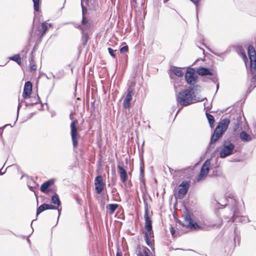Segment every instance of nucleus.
Here are the masks:
<instances>
[{
    "instance_id": "obj_31",
    "label": "nucleus",
    "mask_w": 256,
    "mask_h": 256,
    "mask_svg": "<svg viewBox=\"0 0 256 256\" xmlns=\"http://www.w3.org/2000/svg\"><path fill=\"white\" fill-rule=\"evenodd\" d=\"M46 204H41L39 207L36 210V216H38L41 212H44L45 210H46Z\"/></svg>"
},
{
    "instance_id": "obj_12",
    "label": "nucleus",
    "mask_w": 256,
    "mask_h": 256,
    "mask_svg": "<svg viewBox=\"0 0 256 256\" xmlns=\"http://www.w3.org/2000/svg\"><path fill=\"white\" fill-rule=\"evenodd\" d=\"M32 84L30 82L28 81L25 83L22 94L24 98L26 99L30 98L32 94Z\"/></svg>"
},
{
    "instance_id": "obj_33",
    "label": "nucleus",
    "mask_w": 256,
    "mask_h": 256,
    "mask_svg": "<svg viewBox=\"0 0 256 256\" xmlns=\"http://www.w3.org/2000/svg\"><path fill=\"white\" fill-rule=\"evenodd\" d=\"M218 166H215L213 170L212 176H218L221 175V171L218 169Z\"/></svg>"
},
{
    "instance_id": "obj_50",
    "label": "nucleus",
    "mask_w": 256,
    "mask_h": 256,
    "mask_svg": "<svg viewBox=\"0 0 256 256\" xmlns=\"http://www.w3.org/2000/svg\"><path fill=\"white\" fill-rule=\"evenodd\" d=\"M2 170H3V168H2L0 170V174H3L5 172L6 170L4 172H2Z\"/></svg>"
},
{
    "instance_id": "obj_34",
    "label": "nucleus",
    "mask_w": 256,
    "mask_h": 256,
    "mask_svg": "<svg viewBox=\"0 0 256 256\" xmlns=\"http://www.w3.org/2000/svg\"><path fill=\"white\" fill-rule=\"evenodd\" d=\"M34 2V10L36 12L39 10L40 0H32Z\"/></svg>"
},
{
    "instance_id": "obj_61",
    "label": "nucleus",
    "mask_w": 256,
    "mask_h": 256,
    "mask_svg": "<svg viewBox=\"0 0 256 256\" xmlns=\"http://www.w3.org/2000/svg\"><path fill=\"white\" fill-rule=\"evenodd\" d=\"M236 238V236H234V240H235Z\"/></svg>"
},
{
    "instance_id": "obj_52",
    "label": "nucleus",
    "mask_w": 256,
    "mask_h": 256,
    "mask_svg": "<svg viewBox=\"0 0 256 256\" xmlns=\"http://www.w3.org/2000/svg\"><path fill=\"white\" fill-rule=\"evenodd\" d=\"M2 131H3V128H0V136H2Z\"/></svg>"
},
{
    "instance_id": "obj_32",
    "label": "nucleus",
    "mask_w": 256,
    "mask_h": 256,
    "mask_svg": "<svg viewBox=\"0 0 256 256\" xmlns=\"http://www.w3.org/2000/svg\"><path fill=\"white\" fill-rule=\"evenodd\" d=\"M42 32L41 33V36H43L46 32L48 30V23L46 22H43L42 24Z\"/></svg>"
},
{
    "instance_id": "obj_13",
    "label": "nucleus",
    "mask_w": 256,
    "mask_h": 256,
    "mask_svg": "<svg viewBox=\"0 0 256 256\" xmlns=\"http://www.w3.org/2000/svg\"><path fill=\"white\" fill-rule=\"evenodd\" d=\"M144 218L145 220L144 228L148 231H152V221L148 215V210L147 208H145Z\"/></svg>"
},
{
    "instance_id": "obj_42",
    "label": "nucleus",
    "mask_w": 256,
    "mask_h": 256,
    "mask_svg": "<svg viewBox=\"0 0 256 256\" xmlns=\"http://www.w3.org/2000/svg\"><path fill=\"white\" fill-rule=\"evenodd\" d=\"M48 79H50L52 78H55L56 76L52 73H50L48 76H46Z\"/></svg>"
},
{
    "instance_id": "obj_20",
    "label": "nucleus",
    "mask_w": 256,
    "mask_h": 256,
    "mask_svg": "<svg viewBox=\"0 0 256 256\" xmlns=\"http://www.w3.org/2000/svg\"><path fill=\"white\" fill-rule=\"evenodd\" d=\"M240 139L244 142H249L252 140V137L245 131H242L240 134Z\"/></svg>"
},
{
    "instance_id": "obj_53",
    "label": "nucleus",
    "mask_w": 256,
    "mask_h": 256,
    "mask_svg": "<svg viewBox=\"0 0 256 256\" xmlns=\"http://www.w3.org/2000/svg\"><path fill=\"white\" fill-rule=\"evenodd\" d=\"M144 256H149L148 252H147L146 251H144Z\"/></svg>"
},
{
    "instance_id": "obj_46",
    "label": "nucleus",
    "mask_w": 256,
    "mask_h": 256,
    "mask_svg": "<svg viewBox=\"0 0 256 256\" xmlns=\"http://www.w3.org/2000/svg\"><path fill=\"white\" fill-rule=\"evenodd\" d=\"M18 101H19V102H18V113L19 112L20 108V104L22 102V100H21V102H20V99H19Z\"/></svg>"
},
{
    "instance_id": "obj_16",
    "label": "nucleus",
    "mask_w": 256,
    "mask_h": 256,
    "mask_svg": "<svg viewBox=\"0 0 256 256\" xmlns=\"http://www.w3.org/2000/svg\"><path fill=\"white\" fill-rule=\"evenodd\" d=\"M118 168L119 170V174L121 181L123 183L126 182L128 179L126 171L120 166H118Z\"/></svg>"
},
{
    "instance_id": "obj_10",
    "label": "nucleus",
    "mask_w": 256,
    "mask_h": 256,
    "mask_svg": "<svg viewBox=\"0 0 256 256\" xmlns=\"http://www.w3.org/2000/svg\"><path fill=\"white\" fill-rule=\"evenodd\" d=\"M126 92V94L122 103V106L125 109L129 108L130 106V102L132 100V96L134 94L133 88L131 86H129L127 89Z\"/></svg>"
},
{
    "instance_id": "obj_6",
    "label": "nucleus",
    "mask_w": 256,
    "mask_h": 256,
    "mask_svg": "<svg viewBox=\"0 0 256 256\" xmlns=\"http://www.w3.org/2000/svg\"><path fill=\"white\" fill-rule=\"evenodd\" d=\"M78 122L76 120H74L70 124V134L72 142V145L74 148L78 146V132L77 125Z\"/></svg>"
},
{
    "instance_id": "obj_28",
    "label": "nucleus",
    "mask_w": 256,
    "mask_h": 256,
    "mask_svg": "<svg viewBox=\"0 0 256 256\" xmlns=\"http://www.w3.org/2000/svg\"><path fill=\"white\" fill-rule=\"evenodd\" d=\"M139 180L141 182H144V166L142 164H140V174Z\"/></svg>"
},
{
    "instance_id": "obj_25",
    "label": "nucleus",
    "mask_w": 256,
    "mask_h": 256,
    "mask_svg": "<svg viewBox=\"0 0 256 256\" xmlns=\"http://www.w3.org/2000/svg\"><path fill=\"white\" fill-rule=\"evenodd\" d=\"M118 207V205L116 204H109L106 206L108 208L110 214H113Z\"/></svg>"
},
{
    "instance_id": "obj_59",
    "label": "nucleus",
    "mask_w": 256,
    "mask_h": 256,
    "mask_svg": "<svg viewBox=\"0 0 256 256\" xmlns=\"http://www.w3.org/2000/svg\"><path fill=\"white\" fill-rule=\"evenodd\" d=\"M31 60L32 62V61H33V58H32H32H31V60Z\"/></svg>"
},
{
    "instance_id": "obj_29",
    "label": "nucleus",
    "mask_w": 256,
    "mask_h": 256,
    "mask_svg": "<svg viewBox=\"0 0 256 256\" xmlns=\"http://www.w3.org/2000/svg\"><path fill=\"white\" fill-rule=\"evenodd\" d=\"M10 60L16 62L18 64H21L20 57L19 54H14V56L10 57Z\"/></svg>"
},
{
    "instance_id": "obj_26",
    "label": "nucleus",
    "mask_w": 256,
    "mask_h": 256,
    "mask_svg": "<svg viewBox=\"0 0 256 256\" xmlns=\"http://www.w3.org/2000/svg\"><path fill=\"white\" fill-rule=\"evenodd\" d=\"M82 30V34L83 35V42H82V44L83 46H85L86 44L88 41L89 39V36L88 33H86L84 32V28H81Z\"/></svg>"
},
{
    "instance_id": "obj_30",
    "label": "nucleus",
    "mask_w": 256,
    "mask_h": 256,
    "mask_svg": "<svg viewBox=\"0 0 256 256\" xmlns=\"http://www.w3.org/2000/svg\"><path fill=\"white\" fill-rule=\"evenodd\" d=\"M256 70V60L250 61V71L252 74H254Z\"/></svg>"
},
{
    "instance_id": "obj_56",
    "label": "nucleus",
    "mask_w": 256,
    "mask_h": 256,
    "mask_svg": "<svg viewBox=\"0 0 256 256\" xmlns=\"http://www.w3.org/2000/svg\"><path fill=\"white\" fill-rule=\"evenodd\" d=\"M198 47L200 49H201V50H202V52L204 53V48H200L199 46H198Z\"/></svg>"
},
{
    "instance_id": "obj_55",
    "label": "nucleus",
    "mask_w": 256,
    "mask_h": 256,
    "mask_svg": "<svg viewBox=\"0 0 256 256\" xmlns=\"http://www.w3.org/2000/svg\"><path fill=\"white\" fill-rule=\"evenodd\" d=\"M216 84V90H218V89L219 88V83L218 82Z\"/></svg>"
},
{
    "instance_id": "obj_21",
    "label": "nucleus",
    "mask_w": 256,
    "mask_h": 256,
    "mask_svg": "<svg viewBox=\"0 0 256 256\" xmlns=\"http://www.w3.org/2000/svg\"><path fill=\"white\" fill-rule=\"evenodd\" d=\"M40 102V98L37 94L34 96L30 98V102H26V105H34L38 104Z\"/></svg>"
},
{
    "instance_id": "obj_11",
    "label": "nucleus",
    "mask_w": 256,
    "mask_h": 256,
    "mask_svg": "<svg viewBox=\"0 0 256 256\" xmlns=\"http://www.w3.org/2000/svg\"><path fill=\"white\" fill-rule=\"evenodd\" d=\"M94 185L96 193L100 194L103 190L104 186V183L101 176H98L95 178Z\"/></svg>"
},
{
    "instance_id": "obj_36",
    "label": "nucleus",
    "mask_w": 256,
    "mask_h": 256,
    "mask_svg": "<svg viewBox=\"0 0 256 256\" xmlns=\"http://www.w3.org/2000/svg\"><path fill=\"white\" fill-rule=\"evenodd\" d=\"M196 6V18L198 20V6L200 2V0H190Z\"/></svg>"
},
{
    "instance_id": "obj_2",
    "label": "nucleus",
    "mask_w": 256,
    "mask_h": 256,
    "mask_svg": "<svg viewBox=\"0 0 256 256\" xmlns=\"http://www.w3.org/2000/svg\"><path fill=\"white\" fill-rule=\"evenodd\" d=\"M199 86H192L180 92L176 96L178 102L182 106H187L194 102L195 96L194 90H196Z\"/></svg>"
},
{
    "instance_id": "obj_24",
    "label": "nucleus",
    "mask_w": 256,
    "mask_h": 256,
    "mask_svg": "<svg viewBox=\"0 0 256 256\" xmlns=\"http://www.w3.org/2000/svg\"><path fill=\"white\" fill-rule=\"evenodd\" d=\"M52 202L54 204L56 205V208H58L60 206V201L59 199L58 195L56 193H55L54 195L52 196Z\"/></svg>"
},
{
    "instance_id": "obj_35",
    "label": "nucleus",
    "mask_w": 256,
    "mask_h": 256,
    "mask_svg": "<svg viewBox=\"0 0 256 256\" xmlns=\"http://www.w3.org/2000/svg\"><path fill=\"white\" fill-rule=\"evenodd\" d=\"M108 50L110 54L114 58H116V56L115 54V52L116 51V50H114L110 48H108Z\"/></svg>"
},
{
    "instance_id": "obj_48",
    "label": "nucleus",
    "mask_w": 256,
    "mask_h": 256,
    "mask_svg": "<svg viewBox=\"0 0 256 256\" xmlns=\"http://www.w3.org/2000/svg\"><path fill=\"white\" fill-rule=\"evenodd\" d=\"M225 54H226V52H222V53H220V56H218L224 59V58Z\"/></svg>"
},
{
    "instance_id": "obj_43",
    "label": "nucleus",
    "mask_w": 256,
    "mask_h": 256,
    "mask_svg": "<svg viewBox=\"0 0 256 256\" xmlns=\"http://www.w3.org/2000/svg\"><path fill=\"white\" fill-rule=\"evenodd\" d=\"M170 232L172 236H174L175 232H176L174 228H173V227L170 228Z\"/></svg>"
},
{
    "instance_id": "obj_18",
    "label": "nucleus",
    "mask_w": 256,
    "mask_h": 256,
    "mask_svg": "<svg viewBox=\"0 0 256 256\" xmlns=\"http://www.w3.org/2000/svg\"><path fill=\"white\" fill-rule=\"evenodd\" d=\"M171 74V78H172V74L175 75L178 77H182L184 72L180 68L173 67L170 70Z\"/></svg>"
},
{
    "instance_id": "obj_7",
    "label": "nucleus",
    "mask_w": 256,
    "mask_h": 256,
    "mask_svg": "<svg viewBox=\"0 0 256 256\" xmlns=\"http://www.w3.org/2000/svg\"><path fill=\"white\" fill-rule=\"evenodd\" d=\"M211 160L210 158L206 160L203 164L200 170V173L198 176V181H200L204 179L208 173L210 168L212 170V168L210 166Z\"/></svg>"
},
{
    "instance_id": "obj_49",
    "label": "nucleus",
    "mask_w": 256,
    "mask_h": 256,
    "mask_svg": "<svg viewBox=\"0 0 256 256\" xmlns=\"http://www.w3.org/2000/svg\"><path fill=\"white\" fill-rule=\"evenodd\" d=\"M56 209L58 210V219L59 218H60V212H61L62 208L59 209V208H57Z\"/></svg>"
},
{
    "instance_id": "obj_8",
    "label": "nucleus",
    "mask_w": 256,
    "mask_h": 256,
    "mask_svg": "<svg viewBox=\"0 0 256 256\" xmlns=\"http://www.w3.org/2000/svg\"><path fill=\"white\" fill-rule=\"evenodd\" d=\"M190 184V182L188 180L183 181L178 186V192L176 197L182 199L187 194Z\"/></svg>"
},
{
    "instance_id": "obj_41",
    "label": "nucleus",
    "mask_w": 256,
    "mask_h": 256,
    "mask_svg": "<svg viewBox=\"0 0 256 256\" xmlns=\"http://www.w3.org/2000/svg\"><path fill=\"white\" fill-rule=\"evenodd\" d=\"M213 76L212 78H210V80H211L214 82V83H217L218 82V78H217V76L216 74V75H214L212 76Z\"/></svg>"
},
{
    "instance_id": "obj_62",
    "label": "nucleus",
    "mask_w": 256,
    "mask_h": 256,
    "mask_svg": "<svg viewBox=\"0 0 256 256\" xmlns=\"http://www.w3.org/2000/svg\"><path fill=\"white\" fill-rule=\"evenodd\" d=\"M93 1H94V2H95V0H93Z\"/></svg>"
},
{
    "instance_id": "obj_15",
    "label": "nucleus",
    "mask_w": 256,
    "mask_h": 256,
    "mask_svg": "<svg viewBox=\"0 0 256 256\" xmlns=\"http://www.w3.org/2000/svg\"><path fill=\"white\" fill-rule=\"evenodd\" d=\"M153 232L152 231H148L144 232L145 240L147 245L150 248L152 247V240H153Z\"/></svg>"
},
{
    "instance_id": "obj_54",
    "label": "nucleus",
    "mask_w": 256,
    "mask_h": 256,
    "mask_svg": "<svg viewBox=\"0 0 256 256\" xmlns=\"http://www.w3.org/2000/svg\"><path fill=\"white\" fill-rule=\"evenodd\" d=\"M52 116H54L56 114V113L54 112H52Z\"/></svg>"
},
{
    "instance_id": "obj_40",
    "label": "nucleus",
    "mask_w": 256,
    "mask_h": 256,
    "mask_svg": "<svg viewBox=\"0 0 256 256\" xmlns=\"http://www.w3.org/2000/svg\"><path fill=\"white\" fill-rule=\"evenodd\" d=\"M82 24L84 26H87L88 24V20L85 16H82Z\"/></svg>"
},
{
    "instance_id": "obj_51",
    "label": "nucleus",
    "mask_w": 256,
    "mask_h": 256,
    "mask_svg": "<svg viewBox=\"0 0 256 256\" xmlns=\"http://www.w3.org/2000/svg\"><path fill=\"white\" fill-rule=\"evenodd\" d=\"M70 120H73L74 119V116H73V114H72V112H71L70 115Z\"/></svg>"
},
{
    "instance_id": "obj_44",
    "label": "nucleus",
    "mask_w": 256,
    "mask_h": 256,
    "mask_svg": "<svg viewBox=\"0 0 256 256\" xmlns=\"http://www.w3.org/2000/svg\"><path fill=\"white\" fill-rule=\"evenodd\" d=\"M252 82H256V74H254L252 76Z\"/></svg>"
},
{
    "instance_id": "obj_37",
    "label": "nucleus",
    "mask_w": 256,
    "mask_h": 256,
    "mask_svg": "<svg viewBox=\"0 0 256 256\" xmlns=\"http://www.w3.org/2000/svg\"><path fill=\"white\" fill-rule=\"evenodd\" d=\"M128 46H124L122 48H120V53H124V52H128Z\"/></svg>"
},
{
    "instance_id": "obj_9",
    "label": "nucleus",
    "mask_w": 256,
    "mask_h": 256,
    "mask_svg": "<svg viewBox=\"0 0 256 256\" xmlns=\"http://www.w3.org/2000/svg\"><path fill=\"white\" fill-rule=\"evenodd\" d=\"M231 126L234 132H236L240 128V124L242 123L241 116L236 114L230 116Z\"/></svg>"
},
{
    "instance_id": "obj_3",
    "label": "nucleus",
    "mask_w": 256,
    "mask_h": 256,
    "mask_svg": "<svg viewBox=\"0 0 256 256\" xmlns=\"http://www.w3.org/2000/svg\"><path fill=\"white\" fill-rule=\"evenodd\" d=\"M230 122V120L228 118H224L219 122L211 136L210 142L208 148L207 152L210 151L211 148H214V146H212L213 144H214L226 131Z\"/></svg>"
},
{
    "instance_id": "obj_19",
    "label": "nucleus",
    "mask_w": 256,
    "mask_h": 256,
    "mask_svg": "<svg viewBox=\"0 0 256 256\" xmlns=\"http://www.w3.org/2000/svg\"><path fill=\"white\" fill-rule=\"evenodd\" d=\"M248 53L250 61L256 60V52L254 48L252 45L248 46Z\"/></svg>"
},
{
    "instance_id": "obj_14",
    "label": "nucleus",
    "mask_w": 256,
    "mask_h": 256,
    "mask_svg": "<svg viewBox=\"0 0 256 256\" xmlns=\"http://www.w3.org/2000/svg\"><path fill=\"white\" fill-rule=\"evenodd\" d=\"M54 183V180L50 179L44 182L40 186V190L44 193H48L50 191V186Z\"/></svg>"
},
{
    "instance_id": "obj_23",
    "label": "nucleus",
    "mask_w": 256,
    "mask_h": 256,
    "mask_svg": "<svg viewBox=\"0 0 256 256\" xmlns=\"http://www.w3.org/2000/svg\"><path fill=\"white\" fill-rule=\"evenodd\" d=\"M238 54L242 56L244 61L245 62L246 65V61L248 60V58L242 46L238 47Z\"/></svg>"
},
{
    "instance_id": "obj_1",
    "label": "nucleus",
    "mask_w": 256,
    "mask_h": 256,
    "mask_svg": "<svg viewBox=\"0 0 256 256\" xmlns=\"http://www.w3.org/2000/svg\"><path fill=\"white\" fill-rule=\"evenodd\" d=\"M184 219L185 224L182 225L188 228L193 230L202 229L204 230H210L212 229L220 228L222 224V220L218 216H216L214 218L210 220H206L204 221L202 226L194 222L188 212L185 214Z\"/></svg>"
},
{
    "instance_id": "obj_57",
    "label": "nucleus",
    "mask_w": 256,
    "mask_h": 256,
    "mask_svg": "<svg viewBox=\"0 0 256 256\" xmlns=\"http://www.w3.org/2000/svg\"><path fill=\"white\" fill-rule=\"evenodd\" d=\"M202 45H204V46H205L206 48H208V47L206 46V44L203 42H202Z\"/></svg>"
},
{
    "instance_id": "obj_22",
    "label": "nucleus",
    "mask_w": 256,
    "mask_h": 256,
    "mask_svg": "<svg viewBox=\"0 0 256 256\" xmlns=\"http://www.w3.org/2000/svg\"><path fill=\"white\" fill-rule=\"evenodd\" d=\"M245 219L246 218L244 216H236V213L234 212L230 220L232 222H242V221H244Z\"/></svg>"
},
{
    "instance_id": "obj_45",
    "label": "nucleus",
    "mask_w": 256,
    "mask_h": 256,
    "mask_svg": "<svg viewBox=\"0 0 256 256\" xmlns=\"http://www.w3.org/2000/svg\"><path fill=\"white\" fill-rule=\"evenodd\" d=\"M30 68L32 70H35L36 69V66L35 64H33L31 66Z\"/></svg>"
},
{
    "instance_id": "obj_39",
    "label": "nucleus",
    "mask_w": 256,
    "mask_h": 256,
    "mask_svg": "<svg viewBox=\"0 0 256 256\" xmlns=\"http://www.w3.org/2000/svg\"><path fill=\"white\" fill-rule=\"evenodd\" d=\"M81 6L82 8V16H85L87 12V8L83 6L82 2L81 3Z\"/></svg>"
},
{
    "instance_id": "obj_47",
    "label": "nucleus",
    "mask_w": 256,
    "mask_h": 256,
    "mask_svg": "<svg viewBox=\"0 0 256 256\" xmlns=\"http://www.w3.org/2000/svg\"><path fill=\"white\" fill-rule=\"evenodd\" d=\"M210 50V52H212V53L213 54H214V55H216V56H220V53L216 52H213V51Z\"/></svg>"
},
{
    "instance_id": "obj_27",
    "label": "nucleus",
    "mask_w": 256,
    "mask_h": 256,
    "mask_svg": "<svg viewBox=\"0 0 256 256\" xmlns=\"http://www.w3.org/2000/svg\"><path fill=\"white\" fill-rule=\"evenodd\" d=\"M206 118L208 121L210 126L211 128H212L213 124L214 122V116L212 114H208V113H206Z\"/></svg>"
},
{
    "instance_id": "obj_4",
    "label": "nucleus",
    "mask_w": 256,
    "mask_h": 256,
    "mask_svg": "<svg viewBox=\"0 0 256 256\" xmlns=\"http://www.w3.org/2000/svg\"><path fill=\"white\" fill-rule=\"evenodd\" d=\"M234 145L230 141H224L220 152V158H225L234 153Z\"/></svg>"
},
{
    "instance_id": "obj_58",
    "label": "nucleus",
    "mask_w": 256,
    "mask_h": 256,
    "mask_svg": "<svg viewBox=\"0 0 256 256\" xmlns=\"http://www.w3.org/2000/svg\"><path fill=\"white\" fill-rule=\"evenodd\" d=\"M138 256H144V254H139Z\"/></svg>"
},
{
    "instance_id": "obj_60",
    "label": "nucleus",
    "mask_w": 256,
    "mask_h": 256,
    "mask_svg": "<svg viewBox=\"0 0 256 256\" xmlns=\"http://www.w3.org/2000/svg\"><path fill=\"white\" fill-rule=\"evenodd\" d=\"M179 111H180V110H178L176 114L178 113Z\"/></svg>"
},
{
    "instance_id": "obj_17",
    "label": "nucleus",
    "mask_w": 256,
    "mask_h": 256,
    "mask_svg": "<svg viewBox=\"0 0 256 256\" xmlns=\"http://www.w3.org/2000/svg\"><path fill=\"white\" fill-rule=\"evenodd\" d=\"M196 72L199 75L202 76H213L212 72L207 68L199 67L197 68Z\"/></svg>"
},
{
    "instance_id": "obj_5",
    "label": "nucleus",
    "mask_w": 256,
    "mask_h": 256,
    "mask_svg": "<svg viewBox=\"0 0 256 256\" xmlns=\"http://www.w3.org/2000/svg\"><path fill=\"white\" fill-rule=\"evenodd\" d=\"M185 79L186 82L190 86H196L194 84L197 82L198 76L194 68H188L185 74Z\"/></svg>"
},
{
    "instance_id": "obj_38",
    "label": "nucleus",
    "mask_w": 256,
    "mask_h": 256,
    "mask_svg": "<svg viewBox=\"0 0 256 256\" xmlns=\"http://www.w3.org/2000/svg\"><path fill=\"white\" fill-rule=\"evenodd\" d=\"M45 206L46 207V210H54L57 208L56 206H52L50 204H46Z\"/></svg>"
}]
</instances>
